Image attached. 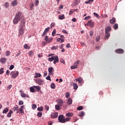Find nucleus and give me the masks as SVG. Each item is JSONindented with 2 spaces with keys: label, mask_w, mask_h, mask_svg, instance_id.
<instances>
[{
  "label": "nucleus",
  "mask_w": 125,
  "mask_h": 125,
  "mask_svg": "<svg viewBox=\"0 0 125 125\" xmlns=\"http://www.w3.org/2000/svg\"><path fill=\"white\" fill-rule=\"evenodd\" d=\"M21 22L19 27V37H22L25 32V18L21 12H18L13 20L14 24H17Z\"/></svg>",
  "instance_id": "1"
},
{
  "label": "nucleus",
  "mask_w": 125,
  "mask_h": 125,
  "mask_svg": "<svg viewBox=\"0 0 125 125\" xmlns=\"http://www.w3.org/2000/svg\"><path fill=\"white\" fill-rule=\"evenodd\" d=\"M11 76L12 79H16L17 78L19 75V72L16 71H12L11 72Z\"/></svg>",
  "instance_id": "2"
},
{
  "label": "nucleus",
  "mask_w": 125,
  "mask_h": 125,
  "mask_svg": "<svg viewBox=\"0 0 125 125\" xmlns=\"http://www.w3.org/2000/svg\"><path fill=\"white\" fill-rule=\"evenodd\" d=\"M58 120L60 123H62V124H64V123H66V121H65V117H64V116H63V115H60L59 116Z\"/></svg>",
  "instance_id": "3"
},
{
  "label": "nucleus",
  "mask_w": 125,
  "mask_h": 125,
  "mask_svg": "<svg viewBox=\"0 0 125 125\" xmlns=\"http://www.w3.org/2000/svg\"><path fill=\"white\" fill-rule=\"evenodd\" d=\"M36 82V83H38V84H39V85H42V84H43V80L40 78L37 79Z\"/></svg>",
  "instance_id": "4"
},
{
  "label": "nucleus",
  "mask_w": 125,
  "mask_h": 125,
  "mask_svg": "<svg viewBox=\"0 0 125 125\" xmlns=\"http://www.w3.org/2000/svg\"><path fill=\"white\" fill-rule=\"evenodd\" d=\"M116 53H118V54H123L125 51H124V49H117L115 50Z\"/></svg>",
  "instance_id": "5"
},
{
  "label": "nucleus",
  "mask_w": 125,
  "mask_h": 125,
  "mask_svg": "<svg viewBox=\"0 0 125 125\" xmlns=\"http://www.w3.org/2000/svg\"><path fill=\"white\" fill-rule=\"evenodd\" d=\"M50 29V27H47L45 29L44 31H43L42 34V37H43L47 33L49 32V30Z\"/></svg>",
  "instance_id": "6"
},
{
  "label": "nucleus",
  "mask_w": 125,
  "mask_h": 125,
  "mask_svg": "<svg viewBox=\"0 0 125 125\" xmlns=\"http://www.w3.org/2000/svg\"><path fill=\"white\" fill-rule=\"evenodd\" d=\"M57 103H58L57 105H59L61 107H62L63 105V100L62 99H60L56 101Z\"/></svg>",
  "instance_id": "7"
},
{
  "label": "nucleus",
  "mask_w": 125,
  "mask_h": 125,
  "mask_svg": "<svg viewBox=\"0 0 125 125\" xmlns=\"http://www.w3.org/2000/svg\"><path fill=\"white\" fill-rule=\"evenodd\" d=\"M58 117V113L57 112H52L51 114V118L52 119H56V118H57Z\"/></svg>",
  "instance_id": "8"
},
{
  "label": "nucleus",
  "mask_w": 125,
  "mask_h": 125,
  "mask_svg": "<svg viewBox=\"0 0 125 125\" xmlns=\"http://www.w3.org/2000/svg\"><path fill=\"white\" fill-rule=\"evenodd\" d=\"M53 57L54 58V64H56V63H58V62H59V58H58V56H53Z\"/></svg>",
  "instance_id": "9"
},
{
  "label": "nucleus",
  "mask_w": 125,
  "mask_h": 125,
  "mask_svg": "<svg viewBox=\"0 0 125 125\" xmlns=\"http://www.w3.org/2000/svg\"><path fill=\"white\" fill-rule=\"evenodd\" d=\"M48 70L49 72L48 75H53V70H54V68H53V67H49Z\"/></svg>",
  "instance_id": "10"
},
{
  "label": "nucleus",
  "mask_w": 125,
  "mask_h": 125,
  "mask_svg": "<svg viewBox=\"0 0 125 125\" xmlns=\"http://www.w3.org/2000/svg\"><path fill=\"white\" fill-rule=\"evenodd\" d=\"M76 82H78L79 83H83V80L82 77H79L77 79H75Z\"/></svg>",
  "instance_id": "11"
},
{
  "label": "nucleus",
  "mask_w": 125,
  "mask_h": 125,
  "mask_svg": "<svg viewBox=\"0 0 125 125\" xmlns=\"http://www.w3.org/2000/svg\"><path fill=\"white\" fill-rule=\"evenodd\" d=\"M21 92V97L22 98H25L26 97L27 98H29L30 97V96H29V95L28 94H25V93H22V92L21 91V90L20 91Z\"/></svg>",
  "instance_id": "12"
},
{
  "label": "nucleus",
  "mask_w": 125,
  "mask_h": 125,
  "mask_svg": "<svg viewBox=\"0 0 125 125\" xmlns=\"http://www.w3.org/2000/svg\"><path fill=\"white\" fill-rule=\"evenodd\" d=\"M111 30H112V28H111L110 26H107L105 29V34H107V33H109V32H111Z\"/></svg>",
  "instance_id": "13"
},
{
  "label": "nucleus",
  "mask_w": 125,
  "mask_h": 125,
  "mask_svg": "<svg viewBox=\"0 0 125 125\" xmlns=\"http://www.w3.org/2000/svg\"><path fill=\"white\" fill-rule=\"evenodd\" d=\"M109 22L110 24L113 25L115 23H116V18H112L110 20Z\"/></svg>",
  "instance_id": "14"
},
{
  "label": "nucleus",
  "mask_w": 125,
  "mask_h": 125,
  "mask_svg": "<svg viewBox=\"0 0 125 125\" xmlns=\"http://www.w3.org/2000/svg\"><path fill=\"white\" fill-rule=\"evenodd\" d=\"M6 60H7V59L6 58H1L0 60V62H1L2 64H4V63L6 62Z\"/></svg>",
  "instance_id": "15"
},
{
  "label": "nucleus",
  "mask_w": 125,
  "mask_h": 125,
  "mask_svg": "<svg viewBox=\"0 0 125 125\" xmlns=\"http://www.w3.org/2000/svg\"><path fill=\"white\" fill-rule=\"evenodd\" d=\"M88 25L90 26V27H94V23L92 22V21H88Z\"/></svg>",
  "instance_id": "16"
},
{
  "label": "nucleus",
  "mask_w": 125,
  "mask_h": 125,
  "mask_svg": "<svg viewBox=\"0 0 125 125\" xmlns=\"http://www.w3.org/2000/svg\"><path fill=\"white\" fill-rule=\"evenodd\" d=\"M18 4V1L17 0H14L12 2V6H16Z\"/></svg>",
  "instance_id": "17"
},
{
  "label": "nucleus",
  "mask_w": 125,
  "mask_h": 125,
  "mask_svg": "<svg viewBox=\"0 0 125 125\" xmlns=\"http://www.w3.org/2000/svg\"><path fill=\"white\" fill-rule=\"evenodd\" d=\"M35 87V91L40 92L41 91V86H34Z\"/></svg>",
  "instance_id": "18"
},
{
  "label": "nucleus",
  "mask_w": 125,
  "mask_h": 125,
  "mask_svg": "<svg viewBox=\"0 0 125 125\" xmlns=\"http://www.w3.org/2000/svg\"><path fill=\"white\" fill-rule=\"evenodd\" d=\"M109 38H110V33H105L104 40H108Z\"/></svg>",
  "instance_id": "19"
},
{
  "label": "nucleus",
  "mask_w": 125,
  "mask_h": 125,
  "mask_svg": "<svg viewBox=\"0 0 125 125\" xmlns=\"http://www.w3.org/2000/svg\"><path fill=\"white\" fill-rule=\"evenodd\" d=\"M73 102V100L71 98H68L67 102V105H71L72 103Z\"/></svg>",
  "instance_id": "20"
},
{
  "label": "nucleus",
  "mask_w": 125,
  "mask_h": 125,
  "mask_svg": "<svg viewBox=\"0 0 125 125\" xmlns=\"http://www.w3.org/2000/svg\"><path fill=\"white\" fill-rule=\"evenodd\" d=\"M8 111H9V109L8 108V107H6L3 109V110L2 111V113L3 114H7V112H8Z\"/></svg>",
  "instance_id": "21"
},
{
  "label": "nucleus",
  "mask_w": 125,
  "mask_h": 125,
  "mask_svg": "<svg viewBox=\"0 0 125 125\" xmlns=\"http://www.w3.org/2000/svg\"><path fill=\"white\" fill-rule=\"evenodd\" d=\"M30 92H33V93L35 92V91H36L35 87H34V86L30 87Z\"/></svg>",
  "instance_id": "22"
},
{
  "label": "nucleus",
  "mask_w": 125,
  "mask_h": 125,
  "mask_svg": "<svg viewBox=\"0 0 125 125\" xmlns=\"http://www.w3.org/2000/svg\"><path fill=\"white\" fill-rule=\"evenodd\" d=\"M41 77H42V74L39 73H36L35 76H34V78H41Z\"/></svg>",
  "instance_id": "23"
},
{
  "label": "nucleus",
  "mask_w": 125,
  "mask_h": 125,
  "mask_svg": "<svg viewBox=\"0 0 125 125\" xmlns=\"http://www.w3.org/2000/svg\"><path fill=\"white\" fill-rule=\"evenodd\" d=\"M83 116H84V112L81 111L79 115V117H80V118H83Z\"/></svg>",
  "instance_id": "24"
},
{
  "label": "nucleus",
  "mask_w": 125,
  "mask_h": 125,
  "mask_svg": "<svg viewBox=\"0 0 125 125\" xmlns=\"http://www.w3.org/2000/svg\"><path fill=\"white\" fill-rule=\"evenodd\" d=\"M38 111H39V112H42L43 111V107L41 106V107H38L37 108Z\"/></svg>",
  "instance_id": "25"
},
{
  "label": "nucleus",
  "mask_w": 125,
  "mask_h": 125,
  "mask_svg": "<svg viewBox=\"0 0 125 125\" xmlns=\"http://www.w3.org/2000/svg\"><path fill=\"white\" fill-rule=\"evenodd\" d=\"M73 114L71 113V112H68V113H67L66 114V116L67 117H73Z\"/></svg>",
  "instance_id": "26"
},
{
  "label": "nucleus",
  "mask_w": 125,
  "mask_h": 125,
  "mask_svg": "<svg viewBox=\"0 0 125 125\" xmlns=\"http://www.w3.org/2000/svg\"><path fill=\"white\" fill-rule=\"evenodd\" d=\"M18 108H19V106H18V105H16L15 106H14L13 108V110L14 111V112L17 111Z\"/></svg>",
  "instance_id": "27"
},
{
  "label": "nucleus",
  "mask_w": 125,
  "mask_h": 125,
  "mask_svg": "<svg viewBox=\"0 0 125 125\" xmlns=\"http://www.w3.org/2000/svg\"><path fill=\"white\" fill-rule=\"evenodd\" d=\"M59 19H60V20H63V19H65V17L64 16V15H60L59 16Z\"/></svg>",
  "instance_id": "28"
},
{
  "label": "nucleus",
  "mask_w": 125,
  "mask_h": 125,
  "mask_svg": "<svg viewBox=\"0 0 125 125\" xmlns=\"http://www.w3.org/2000/svg\"><path fill=\"white\" fill-rule=\"evenodd\" d=\"M52 40H53V38H49L47 39V41H46V43H49V42H50L52 41Z\"/></svg>",
  "instance_id": "29"
},
{
  "label": "nucleus",
  "mask_w": 125,
  "mask_h": 125,
  "mask_svg": "<svg viewBox=\"0 0 125 125\" xmlns=\"http://www.w3.org/2000/svg\"><path fill=\"white\" fill-rule=\"evenodd\" d=\"M58 47H59L58 45L57 46H54L53 47L51 48V50H56V49H58Z\"/></svg>",
  "instance_id": "30"
},
{
  "label": "nucleus",
  "mask_w": 125,
  "mask_h": 125,
  "mask_svg": "<svg viewBox=\"0 0 125 125\" xmlns=\"http://www.w3.org/2000/svg\"><path fill=\"white\" fill-rule=\"evenodd\" d=\"M73 85L74 89H75V90L78 89V84L77 83H73Z\"/></svg>",
  "instance_id": "31"
},
{
  "label": "nucleus",
  "mask_w": 125,
  "mask_h": 125,
  "mask_svg": "<svg viewBox=\"0 0 125 125\" xmlns=\"http://www.w3.org/2000/svg\"><path fill=\"white\" fill-rule=\"evenodd\" d=\"M118 27H119V24H118V23H115L113 25V28H114V30H118Z\"/></svg>",
  "instance_id": "32"
},
{
  "label": "nucleus",
  "mask_w": 125,
  "mask_h": 125,
  "mask_svg": "<svg viewBox=\"0 0 125 125\" xmlns=\"http://www.w3.org/2000/svg\"><path fill=\"white\" fill-rule=\"evenodd\" d=\"M32 110H36V109H37V104H32Z\"/></svg>",
  "instance_id": "33"
},
{
  "label": "nucleus",
  "mask_w": 125,
  "mask_h": 125,
  "mask_svg": "<svg viewBox=\"0 0 125 125\" xmlns=\"http://www.w3.org/2000/svg\"><path fill=\"white\" fill-rule=\"evenodd\" d=\"M42 116V112H39L37 113V117H39V118H41V117Z\"/></svg>",
  "instance_id": "34"
},
{
  "label": "nucleus",
  "mask_w": 125,
  "mask_h": 125,
  "mask_svg": "<svg viewBox=\"0 0 125 125\" xmlns=\"http://www.w3.org/2000/svg\"><path fill=\"white\" fill-rule=\"evenodd\" d=\"M54 60V58H53V56H52L51 58H48L47 59V60L48 61H50V62H52Z\"/></svg>",
  "instance_id": "35"
},
{
  "label": "nucleus",
  "mask_w": 125,
  "mask_h": 125,
  "mask_svg": "<svg viewBox=\"0 0 125 125\" xmlns=\"http://www.w3.org/2000/svg\"><path fill=\"white\" fill-rule=\"evenodd\" d=\"M60 107H61V106H60L58 104H56L55 105V109H56V110H57L58 111H59V110H60L61 109L60 108Z\"/></svg>",
  "instance_id": "36"
},
{
  "label": "nucleus",
  "mask_w": 125,
  "mask_h": 125,
  "mask_svg": "<svg viewBox=\"0 0 125 125\" xmlns=\"http://www.w3.org/2000/svg\"><path fill=\"white\" fill-rule=\"evenodd\" d=\"M50 87H51V88H52V89H55V84L52 83L50 85Z\"/></svg>",
  "instance_id": "37"
},
{
  "label": "nucleus",
  "mask_w": 125,
  "mask_h": 125,
  "mask_svg": "<svg viewBox=\"0 0 125 125\" xmlns=\"http://www.w3.org/2000/svg\"><path fill=\"white\" fill-rule=\"evenodd\" d=\"M83 106H80L77 107V110L78 111H81V110H83Z\"/></svg>",
  "instance_id": "38"
},
{
  "label": "nucleus",
  "mask_w": 125,
  "mask_h": 125,
  "mask_svg": "<svg viewBox=\"0 0 125 125\" xmlns=\"http://www.w3.org/2000/svg\"><path fill=\"white\" fill-rule=\"evenodd\" d=\"M77 68H78V66H77V65H75L71 66L70 69L74 70L75 69H77Z\"/></svg>",
  "instance_id": "39"
},
{
  "label": "nucleus",
  "mask_w": 125,
  "mask_h": 125,
  "mask_svg": "<svg viewBox=\"0 0 125 125\" xmlns=\"http://www.w3.org/2000/svg\"><path fill=\"white\" fill-rule=\"evenodd\" d=\"M55 34H56V29H54L52 33V36L54 37L55 36Z\"/></svg>",
  "instance_id": "40"
},
{
  "label": "nucleus",
  "mask_w": 125,
  "mask_h": 125,
  "mask_svg": "<svg viewBox=\"0 0 125 125\" xmlns=\"http://www.w3.org/2000/svg\"><path fill=\"white\" fill-rule=\"evenodd\" d=\"M3 70H4V68H1L0 69V75H1V74H3L4 73V71H3Z\"/></svg>",
  "instance_id": "41"
},
{
  "label": "nucleus",
  "mask_w": 125,
  "mask_h": 125,
  "mask_svg": "<svg viewBox=\"0 0 125 125\" xmlns=\"http://www.w3.org/2000/svg\"><path fill=\"white\" fill-rule=\"evenodd\" d=\"M24 48H25V49H29V48H30V47L28 46V44H25L24 45Z\"/></svg>",
  "instance_id": "42"
},
{
  "label": "nucleus",
  "mask_w": 125,
  "mask_h": 125,
  "mask_svg": "<svg viewBox=\"0 0 125 125\" xmlns=\"http://www.w3.org/2000/svg\"><path fill=\"white\" fill-rule=\"evenodd\" d=\"M46 79L47 80V81H51V79L50 78V76H49V75L46 77Z\"/></svg>",
  "instance_id": "43"
},
{
  "label": "nucleus",
  "mask_w": 125,
  "mask_h": 125,
  "mask_svg": "<svg viewBox=\"0 0 125 125\" xmlns=\"http://www.w3.org/2000/svg\"><path fill=\"white\" fill-rule=\"evenodd\" d=\"M33 8H34V3H32L30 7V10H33Z\"/></svg>",
  "instance_id": "44"
},
{
  "label": "nucleus",
  "mask_w": 125,
  "mask_h": 125,
  "mask_svg": "<svg viewBox=\"0 0 125 125\" xmlns=\"http://www.w3.org/2000/svg\"><path fill=\"white\" fill-rule=\"evenodd\" d=\"M93 14L94 16H95V17H97V18H98L99 17V15H98L97 13L94 12Z\"/></svg>",
  "instance_id": "45"
},
{
  "label": "nucleus",
  "mask_w": 125,
  "mask_h": 125,
  "mask_svg": "<svg viewBox=\"0 0 125 125\" xmlns=\"http://www.w3.org/2000/svg\"><path fill=\"white\" fill-rule=\"evenodd\" d=\"M10 55V52L9 51H7L6 52V56H9Z\"/></svg>",
  "instance_id": "46"
},
{
  "label": "nucleus",
  "mask_w": 125,
  "mask_h": 125,
  "mask_svg": "<svg viewBox=\"0 0 125 125\" xmlns=\"http://www.w3.org/2000/svg\"><path fill=\"white\" fill-rule=\"evenodd\" d=\"M23 104H24V103L21 100L19 102V105H23Z\"/></svg>",
  "instance_id": "47"
},
{
  "label": "nucleus",
  "mask_w": 125,
  "mask_h": 125,
  "mask_svg": "<svg viewBox=\"0 0 125 125\" xmlns=\"http://www.w3.org/2000/svg\"><path fill=\"white\" fill-rule=\"evenodd\" d=\"M28 55H29V56H33V51H30L28 53Z\"/></svg>",
  "instance_id": "48"
},
{
  "label": "nucleus",
  "mask_w": 125,
  "mask_h": 125,
  "mask_svg": "<svg viewBox=\"0 0 125 125\" xmlns=\"http://www.w3.org/2000/svg\"><path fill=\"white\" fill-rule=\"evenodd\" d=\"M56 39H57V42H61V38L56 37Z\"/></svg>",
  "instance_id": "49"
},
{
  "label": "nucleus",
  "mask_w": 125,
  "mask_h": 125,
  "mask_svg": "<svg viewBox=\"0 0 125 125\" xmlns=\"http://www.w3.org/2000/svg\"><path fill=\"white\" fill-rule=\"evenodd\" d=\"M14 68V65L13 64H12L9 67V70H12Z\"/></svg>",
  "instance_id": "50"
},
{
  "label": "nucleus",
  "mask_w": 125,
  "mask_h": 125,
  "mask_svg": "<svg viewBox=\"0 0 125 125\" xmlns=\"http://www.w3.org/2000/svg\"><path fill=\"white\" fill-rule=\"evenodd\" d=\"M8 5H9L8 3L5 2V3L4 4V6H5V7H6V8H8Z\"/></svg>",
  "instance_id": "51"
},
{
  "label": "nucleus",
  "mask_w": 125,
  "mask_h": 125,
  "mask_svg": "<svg viewBox=\"0 0 125 125\" xmlns=\"http://www.w3.org/2000/svg\"><path fill=\"white\" fill-rule=\"evenodd\" d=\"M73 13H74V10H70L69 13V15H71V14H73Z\"/></svg>",
  "instance_id": "52"
},
{
  "label": "nucleus",
  "mask_w": 125,
  "mask_h": 125,
  "mask_svg": "<svg viewBox=\"0 0 125 125\" xmlns=\"http://www.w3.org/2000/svg\"><path fill=\"white\" fill-rule=\"evenodd\" d=\"M70 120H71L70 118H66L65 119V123H66V122H69Z\"/></svg>",
  "instance_id": "53"
},
{
  "label": "nucleus",
  "mask_w": 125,
  "mask_h": 125,
  "mask_svg": "<svg viewBox=\"0 0 125 125\" xmlns=\"http://www.w3.org/2000/svg\"><path fill=\"white\" fill-rule=\"evenodd\" d=\"M89 18H91L90 16H87L84 18V20H88Z\"/></svg>",
  "instance_id": "54"
},
{
  "label": "nucleus",
  "mask_w": 125,
  "mask_h": 125,
  "mask_svg": "<svg viewBox=\"0 0 125 125\" xmlns=\"http://www.w3.org/2000/svg\"><path fill=\"white\" fill-rule=\"evenodd\" d=\"M70 96V94L68 92H67L65 94V98H68Z\"/></svg>",
  "instance_id": "55"
},
{
  "label": "nucleus",
  "mask_w": 125,
  "mask_h": 125,
  "mask_svg": "<svg viewBox=\"0 0 125 125\" xmlns=\"http://www.w3.org/2000/svg\"><path fill=\"white\" fill-rule=\"evenodd\" d=\"M62 32L64 34H68V32H67V31H66V30L62 29Z\"/></svg>",
  "instance_id": "56"
},
{
  "label": "nucleus",
  "mask_w": 125,
  "mask_h": 125,
  "mask_svg": "<svg viewBox=\"0 0 125 125\" xmlns=\"http://www.w3.org/2000/svg\"><path fill=\"white\" fill-rule=\"evenodd\" d=\"M51 29L52 28V27H54V26H55V23L54 22H52L51 25Z\"/></svg>",
  "instance_id": "57"
},
{
  "label": "nucleus",
  "mask_w": 125,
  "mask_h": 125,
  "mask_svg": "<svg viewBox=\"0 0 125 125\" xmlns=\"http://www.w3.org/2000/svg\"><path fill=\"white\" fill-rule=\"evenodd\" d=\"M79 64H80V61H77V62H75V65H77V66H78V65H79Z\"/></svg>",
  "instance_id": "58"
},
{
  "label": "nucleus",
  "mask_w": 125,
  "mask_h": 125,
  "mask_svg": "<svg viewBox=\"0 0 125 125\" xmlns=\"http://www.w3.org/2000/svg\"><path fill=\"white\" fill-rule=\"evenodd\" d=\"M64 46V44H62L61 45L59 46L60 49H63V47Z\"/></svg>",
  "instance_id": "59"
},
{
  "label": "nucleus",
  "mask_w": 125,
  "mask_h": 125,
  "mask_svg": "<svg viewBox=\"0 0 125 125\" xmlns=\"http://www.w3.org/2000/svg\"><path fill=\"white\" fill-rule=\"evenodd\" d=\"M45 109L47 110V111H48L49 110V106H47V105H46L45 106Z\"/></svg>",
  "instance_id": "60"
},
{
  "label": "nucleus",
  "mask_w": 125,
  "mask_h": 125,
  "mask_svg": "<svg viewBox=\"0 0 125 125\" xmlns=\"http://www.w3.org/2000/svg\"><path fill=\"white\" fill-rule=\"evenodd\" d=\"M92 36H93V31H91L90 32V37H92Z\"/></svg>",
  "instance_id": "61"
},
{
  "label": "nucleus",
  "mask_w": 125,
  "mask_h": 125,
  "mask_svg": "<svg viewBox=\"0 0 125 125\" xmlns=\"http://www.w3.org/2000/svg\"><path fill=\"white\" fill-rule=\"evenodd\" d=\"M46 76H47V72L44 71V74H43V77H46Z\"/></svg>",
  "instance_id": "62"
},
{
  "label": "nucleus",
  "mask_w": 125,
  "mask_h": 125,
  "mask_svg": "<svg viewBox=\"0 0 125 125\" xmlns=\"http://www.w3.org/2000/svg\"><path fill=\"white\" fill-rule=\"evenodd\" d=\"M44 41H45V42L47 41V40H48V36H46L45 37V38L44 39Z\"/></svg>",
  "instance_id": "63"
},
{
  "label": "nucleus",
  "mask_w": 125,
  "mask_h": 125,
  "mask_svg": "<svg viewBox=\"0 0 125 125\" xmlns=\"http://www.w3.org/2000/svg\"><path fill=\"white\" fill-rule=\"evenodd\" d=\"M80 3L79 2V1H75L74 2V5H78V4H79Z\"/></svg>",
  "instance_id": "64"
}]
</instances>
